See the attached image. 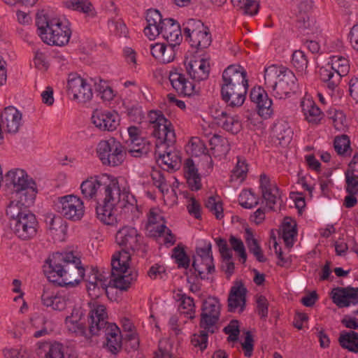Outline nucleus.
Here are the masks:
<instances>
[{"label": "nucleus", "mask_w": 358, "mask_h": 358, "mask_svg": "<svg viewBox=\"0 0 358 358\" xmlns=\"http://www.w3.org/2000/svg\"><path fill=\"white\" fill-rule=\"evenodd\" d=\"M80 190L85 199L96 200L97 217L106 224L117 222L119 209L129 215L138 212L137 201L124 178L90 177L81 183Z\"/></svg>", "instance_id": "nucleus-1"}, {"label": "nucleus", "mask_w": 358, "mask_h": 358, "mask_svg": "<svg viewBox=\"0 0 358 358\" xmlns=\"http://www.w3.org/2000/svg\"><path fill=\"white\" fill-rule=\"evenodd\" d=\"M141 238L138 231L129 226L122 227L116 233L115 241L122 248L111 259L112 276L117 289L126 291L137 280V271H130L126 273L129 268L131 252L138 249Z\"/></svg>", "instance_id": "nucleus-2"}, {"label": "nucleus", "mask_w": 358, "mask_h": 358, "mask_svg": "<svg viewBox=\"0 0 358 358\" xmlns=\"http://www.w3.org/2000/svg\"><path fill=\"white\" fill-rule=\"evenodd\" d=\"M43 272L50 282L73 287L84 279L85 269L80 256L69 251L55 252L50 256L43 265Z\"/></svg>", "instance_id": "nucleus-3"}, {"label": "nucleus", "mask_w": 358, "mask_h": 358, "mask_svg": "<svg viewBox=\"0 0 358 358\" xmlns=\"http://www.w3.org/2000/svg\"><path fill=\"white\" fill-rule=\"evenodd\" d=\"M36 24L39 36L47 45L64 46L69 42L71 30L61 19L50 17L42 10L36 14Z\"/></svg>", "instance_id": "nucleus-4"}, {"label": "nucleus", "mask_w": 358, "mask_h": 358, "mask_svg": "<svg viewBox=\"0 0 358 358\" xmlns=\"http://www.w3.org/2000/svg\"><path fill=\"white\" fill-rule=\"evenodd\" d=\"M265 84L273 89L274 96L283 99L296 92L298 84L294 73L287 68L271 65L264 71Z\"/></svg>", "instance_id": "nucleus-5"}, {"label": "nucleus", "mask_w": 358, "mask_h": 358, "mask_svg": "<svg viewBox=\"0 0 358 358\" xmlns=\"http://www.w3.org/2000/svg\"><path fill=\"white\" fill-rule=\"evenodd\" d=\"M96 153L101 163L105 166H117L121 165L127 155V149L114 138L101 141L96 147Z\"/></svg>", "instance_id": "nucleus-6"}, {"label": "nucleus", "mask_w": 358, "mask_h": 358, "mask_svg": "<svg viewBox=\"0 0 358 358\" xmlns=\"http://www.w3.org/2000/svg\"><path fill=\"white\" fill-rule=\"evenodd\" d=\"M182 26L184 35L189 38L192 47L203 50L210 45L212 37L209 29L201 20L189 19Z\"/></svg>", "instance_id": "nucleus-7"}, {"label": "nucleus", "mask_w": 358, "mask_h": 358, "mask_svg": "<svg viewBox=\"0 0 358 358\" xmlns=\"http://www.w3.org/2000/svg\"><path fill=\"white\" fill-rule=\"evenodd\" d=\"M148 120L152 128V135L157 138V143L174 145L176 134L171 122L160 110H151L148 114Z\"/></svg>", "instance_id": "nucleus-8"}, {"label": "nucleus", "mask_w": 358, "mask_h": 358, "mask_svg": "<svg viewBox=\"0 0 358 358\" xmlns=\"http://www.w3.org/2000/svg\"><path fill=\"white\" fill-rule=\"evenodd\" d=\"M57 211L66 220L78 222L85 215V206L83 200L74 194H69L58 198L56 204Z\"/></svg>", "instance_id": "nucleus-9"}, {"label": "nucleus", "mask_w": 358, "mask_h": 358, "mask_svg": "<svg viewBox=\"0 0 358 358\" xmlns=\"http://www.w3.org/2000/svg\"><path fill=\"white\" fill-rule=\"evenodd\" d=\"M221 305L216 297L209 296L201 306L199 327L213 334L217 329L216 324L220 320Z\"/></svg>", "instance_id": "nucleus-10"}, {"label": "nucleus", "mask_w": 358, "mask_h": 358, "mask_svg": "<svg viewBox=\"0 0 358 358\" xmlns=\"http://www.w3.org/2000/svg\"><path fill=\"white\" fill-rule=\"evenodd\" d=\"M44 306L52 310L62 311L74 303L73 296L64 292H59L52 286H45L41 295Z\"/></svg>", "instance_id": "nucleus-11"}, {"label": "nucleus", "mask_w": 358, "mask_h": 358, "mask_svg": "<svg viewBox=\"0 0 358 358\" xmlns=\"http://www.w3.org/2000/svg\"><path fill=\"white\" fill-rule=\"evenodd\" d=\"M88 306L90 308L88 313L89 330L92 335H99L103 328L111 324L107 320L106 308L95 300L90 301Z\"/></svg>", "instance_id": "nucleus-12"}, {"label": "nucleus", "mask_w": 358, "mask_h": 358, "mask_svg": "<svg viewBox=\"0 0 358 358\" xmlns=\"http://www.w3.org/2000/svg\"><path fill=\"white\" fill-rule=\"evenodd\" d=\"M68 94L79 103H86L92 98L91 86L76 73H70L67 81Z\"/></svg>", "instance_id": "nucleus-13"}, {"label": "nucleus", "mask_w": 358, "mask_h": 358, "mask_svg": "<svg viewBox=\"0 0 358 358\" xmlns=\"http://www.w3.org/2000/svg\"><path fill=\"white\" fill-rule=\"evenodd\" d=\"M221 90L248 87L247 73L238 65H230L222 73Z\"/></svg>", "instance_id": "nucleus-14"}, {"label": "nucleus", "mask_w": 358, "mask_h": 358, "mask_svg": "<svg viewBox=\"0 0 358 358\" xmlns=\"http://www.w3.org/2000/svg\"><path fill=\"white\" fill-rule=\"evenodd\" d=\"M197 257L194 259L192 266L195 272L198 273V275L201 279H205L204 275L212 273L215 271L213 264V258L211 251V243H208L204 248L196 249Z\"/></svg>", "instance_id": "nucleus-15"}, {"label": "nucleus", "mask_w": 358, "mask_h": 358, "mask_svg": "<svg viewBox=\"0 0 358 358\" xmlns=\"http://www.w3.org/2000/svg\"><path fill=\"white\" fill-rule=\"evenodd\" d=\"M155 155L157 161L165 165L169 170L176 171L180 169L181 165V157L180 152L176 150L173 145L161 143L155 144Z\"/></svg>", "instance_id": "nucleus-16"}, {"label": "nucleus", "mask_w": 358, "mask_h": 358, "mask_svg": "<svg viewBox=\"0 0 358 358\" xmlns=\"http://www.w3.org/2000/svg\"><path fill=\"white\" fill-rule=\"evenodd\" d=\"M92 122L101 131H114L120 124V117L115 111L95 110L92 115Z\"/></svg>", "instance_id": "nucleus-17"}, {"label": "nucleus", "mask_w": 358, "mask_h": 358, "mask_svg": "<svg viewBox=\"0 0 358 358\" xmlns=\"http://www.w3.org/2000/svg\"><path fill=\"white\" fill-rule=\"evenodd\" d=\"M250 98L257 105L260 116L268 118L273 113L272 100L262 87H254L250 91Z\"/></svg>", "instance_id": "nucleus-18"}, {"label": "nucleus", "mask_w": 358, "mask_h": 358, "mask_svg": "<svg viewBox=\"0 0 358 358\" xmlns=\"http://www.w3.org/2000/svg\"><path fill=\"white\" fill-rule=\"evenodd\" d=\"M260 188L262 197L270 209L275 210V206L280 205L282 201L280 189L275 183L271 182L269 178L265 174L260 176Z\"/></svg>", "instance_id": "nucleus-19"}, {"label": "nucleus", "mask_w": 358, "mask_h": 358, "mask_svg": "<svg viewBox=\"0 0 358 358\" xmlns=\"http://www.w3.org/2000/svg\"><path fill=\"white\" fill-rule=\"evenodd\" d=\"M247 289L241 280L234 282L231 287L228 296V310L234 312L238 308L242 312L245 309L246 303Z\"/></svg>", "instance_id": "nucleus-20"}, {"label": "nucleus", "mask_w": 358, "mask_h": 358, "mask_svg": "<svg viewBox=\"0 0 358 358\" xmlns=\"http://www.w3.org/2000/svg\"><path fill=\"white\" fill-rule=\"evenodd\" d=\"M212 116L216 124L228 132L235 134L241 130L242 124L237 115H229L224 110L215 108L212 111Z\"/></svg>", "instance_id": "nucleus-21"}, {"label": "nucleus", "mask_w": 358, "mask_h": 358, "mask_svg": "<svg viewBox=\"0 0 358 358\" xmlns=\"http://www.w3.org/2000/svg\"><path fill=\"white\" fill-rule=\"evenodd\" d=\"M169 78L173 88L179 94L190 96L196 94L194 84L189 81L185 76L178 69L170 71Z\"/></svg>", "instance_id": "nucleus-22"}, {"label": "nucleus", "mask_w": 358, "mask_h": 358, "mask_svg": "<svg viewBox=\"0 0 358 358\" xmlns=\"http://www.w3.org/2000/svg\"><path fill=\"white\" fill-rule=\"evenodd\" d=\"M6 215L8 217L10 229L17 237L21 238L22 236L21 232L22 229V203L20 199L13 200L10 202L6 209Z\"/></svg>", "instance_id": "nucleus-23"}, {"label": "nucleus", "mask_w": 358, "mask_h": 358, "mask_svg": "<svg viewBox=\"0 0 358 358\" xmlns=\"http://www.w3.org/2000/svg\"><path fill=\"white\" fill-rule=\"evenodd\" d=\"M333 301L340 308L358 303V287H337L332 291Z\"/></svg>", "instance_id": "nucleus-24"}, {"label": "nucleus", "mask_w": 358, "mask_h": 358, "mask_svg": "<svg viewBox=\"0 0 358 358\" xmlns=\"http://www.w3.org/2000/svg\"><path fill=\"white\" fill-rule=\"evenodd\" d=\"M3 182L4 184L5 191L8 194L19 195L21 199V192L22 191V169H13L8 171L4 176Z\"/></svg>", "instance_id": "nucleus-25"}, {"label": "nucleus", "mask_w": 358, "mask_h": 358, "mask_svg": "<svg viewBox=\"0 0 358 358\" xmlns=\"http://www.w3.org/2000/svg\"><path fill=\"white\" fill-rule=\"evenodd\" d=\"M176 44L169 43L168 45L157 43L150 45L152 55L159 62L168 64L173 62L176 57Z\"/></svg>", "instance_id": "nucleus-26"}, {"label": "nucleus", "mask_w": 358, "mask_h": 358, "mask_svg": "<svg viewBox=\"0 0 358 358\" xmlns=\"http://www.w3.org/2000/svg\"><path fill=\"white\" fill-rule=\"evenodd\" d=\"M186 69L192 80L199 82L208 78L210 64L204 59L190 60L186 66Z\"/></svg>", "instance_id": "nucleus-27"}, {"label": "nucleus", "mask_w": 358, "mask_h": 358, "mask_svg": "<svg viewBox=\"0 0 358 358\" xmlns=\"http://www.w3.org/2000/svg\"><path fill=\"white\" fill-rule=\"evenodd\" d=\"M162 35L168 43L176 44L178 46L182 41V32L180 24L171 18L165 19L162 22Z\"/></svg>", "instance_id": "nucleus-28"}, {"label": "nucleus", "mask_w": 358, "mask_h": 358, "mask_svg": "<svg viewBox=\"0 0 358 358\" xmlns=\"http://www.w3.org/2000/svg\"><path fill=\"white\" fill-rule=\"evenodd\" d=\"M104 334L106 342V347L113 354L117 353L122 348V337L120 331L115 324H110L101 330Z\"/></svg>", "instance_id": "nucleus-29"}, {"label": "nucleus", "mask_w": 358, "mask_h": 358, "mask_svg": "<svg viewBox=\"0 0 358 358\" xmlns=\"http://www.w3.org/2000/svg\"><path fill=\"white\" fill-rule=\"evenodd\" d=\"M312 8L313 3L310 0H305L299 3L296 15V26L299 30L310 29L313 25V20L310 17Z\"/></svg>", "instance_id": "nucleus-30"}, {"label": "nucleus", "mask_w": 358, "mask_h": 358, "mask_svg": "<svg viewBox=\"0 0 358 358\" xmlns=\"http://www.w3.org/2000/svg\"><path fill=\"white\" fill-rule=\"evenodd\" d=\"M248 87L221 90L222 100L232 108L241 106L246 97Z\"/></svg>", "instance_id": "nucleus-31"}, {"label": "nucleus", "mask_w": 358, "mask_h": 358, "mask_svg": "<svg viewBox=\"0 0 358 358\" xmlns=\"http://www.w3.org/2000/svg\"><path fill=\"white\" fill-rule=\"evenodd\" d=\"M184 173L189 188L197 191L201 188V176L193 160L188 158L184 164Z\"/></svg>", "instance_id": "nucleus-32"}, {"label": "nucleus", "mask_w": 358, "mask_h": 358, "mask_svg": "<svg viewBox=\"0 0 358 358\" xmlns=\"http://www.w3.org/2000/svg\"><path fill=\"white\" fill-rule=\"evenodd\" d=\"M38 192V185L35 180L24 171V207L34 206Z\"/></svg>", "instance_id": "nucleus-33"}, {"label": "nucleus", "mask_w": 358, "mask_h": 358, "mask_svg": "<svg viewBox=\"0 0 358 358\" xmlns=\"http://www.w3.org/2000/svg\"><path fill=\"white\" fill-rule=\"evenodd\" d=\"M301 108L306 120L312 124H317L322 119L323 113L320 108L311 99L301 102Z\"/></svg>", "instance_id": "nucleus-34"}, {"label": "nucleus", "mask_w": 358, "mask_h": 358, "mask_svg": "<svg viewBox=\"0 0 358 358\" xmlns=\"http://www.w3.org/2000/svg\"><path fill=\"white\" fill-rule=\"evenodd\" d=\"M113 278L111 272L110 279L108 277L100 278L95 283H93L92 285H86L88 294L93 300H95L107 292V288L110 284H112L114 287L117 288L114 285Z\"/></svg>", "instance_id": "nucleus-35"}, {"label": "nucleus", "mask_w": 358, "mask_h": 358, "mask_svg": "<svg viewBox=\"0 0 358 358\" xmlns=\"http://www.w3.org/2000/svg\"><path fill=\"white\" fill-rule=\"evenodd\" d=\"M38 222L36 215L30 212H24V240L34 238L38 234Z\"/></svg>", "instance_id": "nucleus-36"}, {"label": "nucleus", "mask_w": 358, "mask_h": 358, "mask_svg": "<svg viewBox=\"0 0 358 358\" xmlns=\"http://www.w3.org/2000/svg\"><path fill=\"white\" fill-rule=\"evenodd\" d=\"M272 133L281 145H287L292 137V131L285 121H278L273 127Z\"/></svg>", "instance_id": "nucleus-37"}, {"label": "nucleus", "mask_w": 358, "mask_h": 358, "mask_svg": "<svg viewBox=\"0 0 358 358\" xmlns=\"http://www.w3.org/2000/svg\"><path fill=\"white\" fill-rule=\"evenodd\" d=\"M210 150L216 157L225 156L230 150L227 139L218 134H214L209 140Z\"/></svg>", "instance_id": "nucleus-38"}, {"label": "nucleus", "mask_w": 358, "mask_h": 358, "mask_svg": "<svg viewBox=\"0 0 358 358\" xmlns=\"http://www.w3.org/2000/svg\"><path fill=\"white\" fill-rule=\"evenodd\" d=\"M245 243L250 252L252 253L259 262H265L266 258L264 257L257 240L255 238L252 230L247 228L245 229Z\"/></svg>", "instance_id": "nucleus-39"}, {"label": "nucleus", "mask_w": 358, "mask_h": 358, "mask_svg": "<svg viewBox=\"0 0 358 358\" xmlns=\"http://www.w3.org/2000/svg\"><path fill=\"white\" fill-rule=\"evenodd\" d=\"M320 79L327 83V87L334 90L340 83L341 77L340 74L328 64L327 66H322L319 71Z\"/></svg>", "instance_id": "nucleus-40"}, {"label": "nucleus", "mask_w": 358, "mask_h": 358, "mask_svg": "<svg viewBox=\"0 0 358 358\" xmlns=\"http://www.w3.org/2000/svg\"><path fill=\"white\" fill-rule=\"evenodd\" d=\"M338 343L343 348L355 353L358 352V333L353 331H342L338 338Z\"/></svg>", "instance_id": "nucleus-41"}, {"label": "nucleus", "mask_w": 358, "mask_h": 358, "mask_svg": "<svg viewBox=\"0 0 358 358\" xmlns=\"http://www.w3.org/2000/svg\"><path fill=\"white\" fill-rule=\"evenodd\" d=\"M63 4L69 9L83 12L91 17H94L96 14L89 0H66L63 2Z\"/></svg>", "instance_id": "nucleus-42"}, {"label": "nucleus", "mask_w": 358, "mask_h": 358, "mask_svg": "<svg viewBox=\"0 0 358 358\" xmlns=\"http://www.w3.org/2000/svg\"><path fill=\"white\" fill-rule=\"evenodd\" d=\"M334 148L336 153L341 157H350L352 154L350 140L346 134L336 136L334 138Z\"/></svg>", "instance_id": "nucleus-43"}, {"label": "nucleus", "mask_w": 358, "mask_h": 358, "mask_svg": "<svg viewBox=\"0 0 358 358\" xmlns=\"http://www.w3.org/2000/svg\"><path fill=\"white\" fill-rule=\"evenodd\" d=\"M129 148L127 150L132 157H141L146 155L150 150V143L145 139H134L130 142Z\"/></svg>", "instance_id": "nucleus-44"}, {"label": "nucleus", "mask_w": 358, "mask_h": 358, "mask_svg": "<svg viewBox=\"0 0 358 358\" xmlns=\"http://www.w3.org/2000/svg\"><path fill=\"white\" fill-rule=\"evenodd\" d=\"M328 118L331 121L334 129L338 131H345L348 128L345 115L341 110L330 109L327 111Z\"/></svg>", "instance_id": "nucleus-45"}, {"label": "nucleus", "mask_w": 358, "mask_h": 358, "mask_svg": "<svg viewBox=\"0 0 358 358\" xmlns=\"http://www.w3.org/2000/svg\"><path fill=\"white\" fill-rule=\"evenodd\" d=\"M296 224L293 221H285L283 222L281 236L287 248H292L294 245L295 237L297 234Z\"/></svg>", "instance_id": "nucleus-46"}, {"label": "nucleus", "mask_w": 358, "mask_h": 358, "mask_svg": "<svg viewBox=\"0 0 358 358\" xmlns=\"http://www.w3.org/2000/svg\"><path fill=\"white\" fill-rule=\"evenodd\" d=\"M234 8L243 14L254 15L258 12L259 5L255 0H231Z\"/></svg>", "instance_id": "nucleus-47"}, {"label": "nucleus", "mask_w": 358, "mask_h": 358, "mask_svg": "<svg viewBox=\"0 0 358 358\" xmlns=\"http://www.w3.org/2000/svg\"><path fill=\"white\" fill-rule=\"evenodd\" d=\"M180 304L179 306V311L180 313L186 315L189 319H193L195 317V305L194 299L187 296L185 294H178Z\"/></svg>", "instance_id": "nucleus-48"}, {"label": "nucleus", "mask_w": 358, "mask_h": 358, "mask_svg": "<svg viewBox=\"0 0 358 358\" xmlns=\"http://www.w3.org/2000/svg\"><path fill=\"white\" fill-rule=\"evenodd\" d=\"M329 64L341 76L347 75L350 71L349 61L345 57L340 55L331 57V62Z\"/></svg>", "instance_id": "nucleus-49"}, {"label": "nucleus", "mask_w": 358, "mask_h": 358, "mask_svg": "<svg viewBox=\"0 0 358 358\" xmlns=\"http://www.w3.org/2000/svg\"><path fill=\"white\" fill-rule=\"evenodd\" d=\"M67 348L59 343L48 345L45 358H74L66 352Z\"/></svg>", "instance_id": "nucleus-50"}, {"label": "nucleus", "mask_w": 358, "mask_h": 358, "mask_svg": "<svg viewBox=\"0 0 358 358\" xmlns=\"http://www.w3.org/2000/svg\"><path fill=\"white\" fill-rule=\"evenodd\" d=\"M172 258H173L179 268H187L190 259L187 255L182 246L178 245L173 249Z\"/></svg>", "instance_id": "nucleus-51"}, {"label": "nucleus", "mask_w": 358, "mask_h": 358, "mask_svg": "<svg viewBox=\"0 0 358 358\" xmlns=\"http://www.w3.org/2000/svg\"><path fill=\"white\" fill-rule=\"evenodd\" d=\"M238 199L240 205L245 208H252L259 203V198L250 190H243Z\"/></svg>", "instance_id": "nucleus-52"}, {"label": "nucleus", "mask_w": 358, "mask_h": 358, "mask_svg": "<svg viewBox=\"0 0 358 358\" xmlns=\"http://www.w3.org/2000/svg\"><path fill=\"white\" fill-rule=\"evenodd\" d=\"M205 206L213 214L217 220L224 217L222 203L220 199L211 196L205 203Z\"/></svg>", "instance_id": "nucleus-53"}, {"label": "nucleus", "mask_w": 358, "mask_h": 358, "mask_svg": "<svg viewBox=\"0 0 358 358\" xmlns=\"http://www.w3.org/2000/svg\"><path fill=\"white\" fill-rule=\"evenodd\" d=\"M346 192L348 194H358V176L355 174V170H347L345 172Z\"/></svg>", "instance_id": "nucleus-54"}, {"label": "nucleus", "mask_w": 358, "mask_h": 358, "mask_svg": "<svg viewBox=\"0 0 358 358\" xmlns=\"http://www.w3.org/2000/svg\"><path fill=\"white\" fill-rule=\"evenodd\" d=\"M48 222V230L52 236L57 235L59 233L64 234L66 229L62 218L59 216L53 215L50 217Z\"/></svg>", "instance_id": "nucleus-55"}, {"label": "nucleus", "mask_w": 358, "mask_h": 358, "mask_svg": "<svg viewBox=\"0 0 358 358\" xmlns=\"http://www.w3.org/2000/svg\"><path fill=\"white\" fill-rule=\"evenodd\" d=\"M292 63L299 71H303L308 67V59L304 52L296 50L292 54Z\"/></svg>", "instance_id": "nucleus-56"}, {"label": "nucleus", "mask_w": 358, "mask_h": 358, "mask_svg": "<svg viewBox=\"0 0 358 358\" xmlns=\"http://www.w3.org/2000/svg\"><path fill=\"white\" fill-rule=\"evenodd\" d=\"M151 177L153 184L160 190L162 193L168 191V185L166 184L164 173L159 170H152Z\"/></svg>", "instance_id": "nucleus-57"}, {"label": "nucleus", "mask_w": 358, "mask_h": 358, "mask_svg": "<svg viewBox=\"0 0 358 358\" xmlns=\"http://www.w3.org/2000/svg\"><path fill=\"white\" fill-rule=\"evenodd\" d=\"M248 169L244 160L238 159L236 166L232 171L231 180L241 179L243 180L247 176Z\"/></svg>", "instance_id": "nucleus-58"}, {"label": "nucleus", "mask_w": 358, "mask_h": 358, "mask_svg": "<svg viewBox=\"0 0 358 358\" xmlns=\"http://www.w3.org/2000/svg\"><path fill=\"white\" fill-rule=\"evenodd\" d=\"M210 331L201 329L199 335L194 334L192 338V343L195 347H199L201 351L207 348L208 336Z\"/></svg>", "instance_id": "nucleus-59"}, {"label": "nucleus", "mask_w": 358, "mask_h": 358, "mask_svg": "<svg viewBox=\"0 0 358 358\" xmlns=\"http://www.w3.org/2000/svg\"><path fill=\"white\" fill-rule=\"evenodd\" d=\"M210 331L201 329L199 335L194 334L192 338V343L195 347H199L201 351L207 348L208 336Z\"/></svg>", "instance_id": "nucleus-60"}, {"label": "nucleus", "mask_w": 358, "mask_h": 358, "mask_svg": "<svg viewBox=\"0 0 358 358\" xmlns=\"http://www.w3.org/2000/svg\"><path fill=\"white\" fill-rule=\"evenodd\" d=\"M224 332L229 335L228 341H236L238 338L240 333L238 321L236 320H231L229 324L224 328Z\"/></svg>", "instance_id": "nucleus-61"}, {"label": "nucleus", "mask_w": 358, "mask_h": 358, "mask_svg": "<svg viewBox=\"0 0 358 358\" xmlns=\"http://www.w3.org/2000/svg\"><path fill=\"white\" fill-rule=\"evenodd\" d=\"M154 236H165L164 242L165 243H170L173 245L176 239L174 235L171 233V231L166 227L164 224H162L157 227L155 232L152 234Z\"/></svg>", "instance_id": "nucleus-62"}, {"label": "nucleus", "mask_w": 358, "mask_h": 358, "mask_svg": "<svg viewBox=\"0 0 358 358\" xmlns=\"http://www.w3.org/2000/svg\"><path fill=\"white\" fill-rule=\"evenodd\" d=\"M34 64L36 69L45 71L49 68V62L46 55L41 50H36L34 53Z\"/></svg>", "instance_id": "nucleus-63"}, {"label": "nucleus", "mask_w": 358, "mask_h": 358, "mask_svg": "<svg viewBox=\"0 0 358 358\" xmlns=\"http://www.w3.org/2000/svg\"><path fill=\"white\" fill-rule=\"evenodd\" d=\"M229 243L232 249L238 253L240 257L243 259V262H245L246 261L247 255L243 241L241 239L231 236L229 238Z\"/></svg>", "instance_id": "nucleus-64"}]
</instances>
